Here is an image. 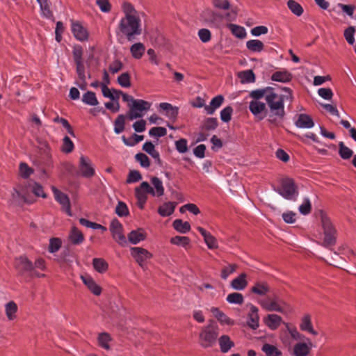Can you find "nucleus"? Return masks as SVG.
Instances as JSON below:
<instances>
[{
    "label": "nucleus",
    "instance_id": "1",
    "mask_svg": "<svg viewBox=\"0 0 356 356\" xmlns=\"http://www.w3.org/2000/svg\"><path fill=\"white\" fill-rule=\"evenodd\" d=\"M265 100L269 108L268 121L275 123L277 119L282 120L285 115L284 95L275 93L273 88Z\"/></svg>",
    "mask_w": 356,
    "mask_h": 356
},
{
    "label": "nucleus",
    "instance_id": "2",
    "mask_svg": "<svg viewBox=\"0 0 356 356\" xmlns=\"http://www.w3.org/2000/svg\"><path fill=\"white\" fill-rule=\"evenodd\" d=\"M119 29L129 41H132L135 35H140V19L138 16H127L121 19Z\"/></svg>",
    "mask_w": 356,
    "mask_h": 356
},
{
    "label": "nucleus",
    "instance_id": "3",
    "mask_svg": "<svg viewBox=\"0 0 356 356\" xmlns=\"http://www.w3.org/2000/svg\"><path fill=\"white\" fill-rule=\"evenodd\" d=\"M259 304L269 312H277L285 314L291 311L290 306L275 295L260 300Z\"/></svg>",
    "mask_w": 356,
    "mask_h": 356
},
{
    "label": "nucleus",
    "instance_id": "4",
    "mask_svg": "<svg viewBox=\"0 0 356 356\" xmlns=\"http://www.w3.org/2000/svg\"><path fill=\"white\" fill-rule=\"evenodd\" d=\"M275 191L284 198L293 201L296 200L299 194L298 186L289 177L283 178L280 181V187Z\"/></svg>",
    "mask_w": 356,
    "mask_h": 356
},
{
    "label": "nucleus",
    "instance_id": "5",
    "mask_svg": "<svg viewBox=\"0 0 356 356\" xmlns=\"http://www.w3.org/2000/svg\"><path fill=\"white\" fill-rule=\"evenodd\" d=\"M218 337V327L212 325L202 327L199 334V343L204 348L212 347L216 342Z\"/></svg>",
    "mask_w": 356,
    "mask_h": 356
},
{
    "label": "nucleus",
    "instance_id": "6",
    "mask_svg": "<svg viewBox=\"0 0 356 356\" xmlns=\"http://www.w3.org/2000/svg\"><path fill=\"white\" fill-rule=\"evenodd\" d=\"M152 103L137 99L133 104H128L129 111L127 113V117L129 120L142 118L144 113L149 111L151 108Z\"/></svg>",
    "mask_w": 356,
    "mask_h": 356
},
{
    "label": "nucleus",
    "instance_id": "7",
    "mask_svg": "<svg viewBox=\"0 0 356 356\" xmlns=\"http://www.w3.org/2000/svg\"><path fill=\"white\" fill-rule=\"evenodd\" d=\"M147 193L152 196H155L154 188L152 187L147 181L142 182L140 186L135 189V195L138 200V206L140 209L144 208V205L147 199Z\"/></svg>",
    "mask_w": 356,
    "mask_h": 356
},
{
    "label": "nucleus",
    "instance_id": "8",
    "mask_svg": "<svg viewBox=\"0 0 356 356\" xmlns=\"http://www.w3.org/2000/svg\"><path fill=\"white\" fill-rule=\"evenodd\" d=\"M322 226L324 230V240H323V245L325 247H329L333 245L336 243V237H335V229L333 227L330 220L325 216L321 217Z\"/></svg>",
    "mask_w": 356,
    "mask_h": 356
},
{
    "label": "nucleus",
    "instance_id": "9",
    "mask_svg": "<svg viewBox=\"0 0 356 356\" xmlns=\"http://www.w3.org/2000/svg\"><path fill=\"white\" fill-rule=\"evenodd\" d=\"M15 268L20 275H29L34 270L33 264L26 256L15 259Z\"/></svg>",
    "mask_w": 356,
    "mask_h": 356
},
{
    "label": "nucleus",
    "instance_id": "10",
    "mask_svg": "<svg viewBox=\"0 0 356 356\" xmlns=\"http://www.w3.org/2000/svg\"><path fill=\"white\" fill-rule=\"evenodd\" d=\"M123 227L118 219H113L110 225V231L113 238L120 245L124 246L127 244L125 236L122 233Z\"/></svg>",
    "mask_w": 356,
    "mask_h": 356
},
{
    "label": "nucleus",
    "instance_id": "11",
    "mask_svg": "<svg viewBox=\"0 0 356 356\" xmlns=\"http://www.w3.org/2000/svg\"><path fill=\"white\" fill-rule=\"evenodd\" d=\"M79 169L80 175L86 178H91L95 173L91 160L83 155L80 156Z\"/></svg>",
    "mask_w": 356,
    "mask_h": 356
},
{
    "label": "nucleus",
    "instance_id": "12",
    "mask_svg": "<svg viewBox=\"0 0 356 356\" xmlns=\"http://www.w3.org/2000/svg\"><path fill=\"white\" fill-rule=\"evenodd\" d=\"M51 189L55 200L62 206L63 211H65L68 216H72L71 204L67 195L57 189L55 186H52Z\"/></svg>",
    "mask_w": 356,
    "mask_h": 356
},
{
    "label": "nucleus",
    "instance_id": "13",
    "mask_svg": "<svg viewBox=\"0 0 356 356\" xmlns=\"http://www.w3.org/2000/svg\"><path fill=\"white\" fill-rule=\"evenodd\" d=\"M250 112L259 120H263L267 113L266 104L264 102L257 100H252L249 104Z\"/></svg>",
    "mask_w": 356,
    "mask_h": 356
},
{
    "label": "nucleus",
    "instance_id": "14",
    "mask_svg": "<svg viewBox=\"0 0 356 356\" xmlns=\"http://www.w3.org/2000/svg\"><path fill=\"white\" fill-rule=\"evenodd\" d=\"M131 254L141 267L143 266L144 262L147 259L152 257V254L149 251L140 247L131 248Z\"/></svg>",
    "mask_w": 356,
    "mask_h": 356
},
{
    "label": "nucleus",
    "instance_id": "15",
    "mask_svg": "<svg viewBox=\"0 0 356 356\" xmlns=\"http://www.w3.org/2000/svg\"><path fill=\"white\" fill-rule=\"evenodd\" d=\"M312 346V343L307 339V342H298L295 344L292 354L293 356H307L309 355Z\"/></svg>",
    "mask_w": 356,
    "mask_h": 356
},
{
    "label": "nucleus",
    "instance_id": "16",
    "mask_svg": "<svg viewBox=\"0 0 356 356\" xmlns=\"http://www.w3.org/2000/svg\"><path fill=\"white\" fill-rule=\"evenodd\" d=\"M202 19L209 24L216 25L223 19V15L210 9L204 10L201 14Z\"/></svg>",
    "mask_w": 356,
    "mask_h": 356
},
{
    "label": "nucleus",
    "instance_id": "17",
    "mask_svg": "<svg viewBox=\"0 0 356 356\" xmlns=\"http://www.w3.org/2000/svg\"><path fill=\"white\" fill-rule=\"evenodd\" d=\"M72 31L74 36L78 40L84 41L87 40L88 38L87 30L79 22L72 23Z\"/></svg>",
    "mask_w": 356,
    "mask_h": 356
},
{
    "label": "nucleus",
    "instance_id": "18",
    "mask_svg": "<svg viewBox=\"0 0 356 356\" xmlns=\"http://www.w3.org/2000/svg\"><path fill=\"white\" fill-rule=\"evenodd\" d=\"M264 322L269 329L275 330L282 323V318L277 314H271L264 318Z\"/></svg>",
    "mask_w": 356,
    "mask_h": 356
},
{
    "label": "nucleus",
    "instance_id": "19",
    "mask_svg": "<svg viewBox=\"0 0 356 356\" xmlns=\"http://www.w3.org/2000/svg\"><path fill=\"white\" fill-rule=\"evenodd\" d=\"M84 284L88 289L95 296H99L102 293V288L99 286L95 281L90 276H81Z\"/></svg>",
    "mask_w": 356,
    "mask_h": 356
},
{
    "label": "nucleus",
    "instance_id": "20",
    "mask_svg": "<svg viewBox=\"0 0 356 356\" xmlns=\"http://www.w3.org/2000/svg\"><path fill=\"white\" fill-rule=\"evenodd\" d=\"M270 291V287L266 282H257L251 287L250 291L261 296L267 295Z\"/></svg>",
    "mask_w": 356,
    "mask_h": 356
},
{
    "label": "nucleus",
    "instance_id": "21",
    "mask_svg": "<svg viewBox=\"0 0 356 356\" xmlns=\"http://www.w3.org/2000/svg\"><path fill=\"white\" fill-rule=\"evenodd\" d=\"M224 102V97L221 95H217L214 97L209 105H206L204 106V111L208 115H212L215 113L216 109H218L222 104Z\"/></svg>",
    "mask_w": 356,
    "mask_h": 356
},
{
    "label": "nucleus",
    "instance_id": "22",
    "mask_svg": "<svg viewBox=\"0 0 356 356\" xmlns=\"http://www.w3.org/2000/svg\"><path fill=\"white\" fill-rule=\"evenodd\" d=\"M197 230L204 237V242L209 249L218 248V245L217 240L213 235L201 227H198Z\"/></svg>",
    "mask_w": 356,
    "mask_h": 356
},
{
    "label": "nucleus",
    "instance_id": "23",
    "mask_svg": "<svg viewBox=\"0 0 356 356\" xmlns=\"http://www.w3.org/2000/svg\"><path fill=\"white\" fill-rule=\"evenodd\" d=\"M295 124L299 128L309 129L314 126V122L309 115L302 113L298 115Z\"/></svg>",
    "mask_w": 356,
    "mask_h": 356
},
{
    "label": "nucleus",
    "instance_id": "24",
    "mask_svg": "<svg viewBox=\"0 0 356 356\" xmlns=\"http://www.w3.org/2000/svg\"><path fill=\"white\" fill-rule=\"evenodd\" d=\"M211 312L213 314L215 318H216L221 324H225L227 325H232L234 324V321L229 318L224 312L220 311L218 307H212L211 309Z\"/></svg>",
    "mask_w": 356,
    "mask_h": 356
},
{
    "label": "nucleus",
    "instance_id": "25",
    "mask_svg": "<svg viewBox=\"0 0 356 356\" xmlns=\"http://www.w3.org/2000/svg\"><path fill=\"white\" fill-rule=\"evenodd\" d=\"M218 343L220 346V351L222 353L229 352L232 348L234 346V342L230 339L228 335H222L218 339Z\"/></svg>",
    "mask_w": 356,
    "mask_h": 356
},
{
    "label": "nucleus",
    "instance_id": "26",
    "mask_svg": "<svg viewBox=\"0 0 356 356\" xmlns=\"http://www.w3.org/2000/svg\"><path fill=\"white\" fill-rule=\"evenodd\" d=\"M146 233L143 229H138L131 231L127 236L129 241L132 244L144 241L146 238Z\"/></svg>",
    "mask_w": 356,
    "mask_h": 356
},
{
    "label": "nucleus",
    "instance_id": "27",
    "mask_svg": "<svg viewBox=\"0 0 356 356\" xmlns=\"http://www.w3.org/2000/svg\"><path fill=\"white\" fill-rule=\"evenodd\" d=\"M159 108L165 111V115L175 120L178 115L179 108L176 106H173L172 104L166 102H163L159 104Z\"/></svg>",
    "mask_w": 356,
    "mask_h": 356
},
{
    "label": "nucleus",
    "instance_id": "28",
    "mask_svg": "<svg viewBox=\"0 0 356 356\" xmlns=\"http://www.w3.org/2000/svg\"><path fill=\"white\" fill-rule=\"evenodd\" d=\"M259 319L258 308L256 306L251 305L248 321L249 327L256 330L259 327Z\"/></svg>",
    "mask_w": 356,
    "mask_h": 356
},
{
    "label": "nucleus",
    "instance_id": "29",
    "mask_svg": "<svg viewBox=\"0 0 356 356\" xmlns=\"http://www.w3.org/2000/svg\"><path fill=\"white\" fill-rule=\"evenodd\" d=\"M246 277L245 273H241L232 281L231 286L235 290H243L248 286Z\"/></svg>",
    "mask_w": 356,
    "mask_h": 356
},
{
    "label": "nucleus",
    "instance_id": "30",
    "mask_svg": "<svg viewBox=\"0 0 356 356\" xmlns=\"http://www.w3.org/2000/svg\"><path fill=\"white\" fill-rule=\"evenodd\" d=\"M69 238L72 244L79 245L83 243L84 236L78 228L72 227L69 235Z\"/></svg>",
    "mask_w": 356,
    "mask_h": 356
},
{
    "label": "nucleus",
    "instance_id": "31",
    "mask_svg": "<svg viewBox=\"0 0 356 356\" xmlns=\"http://www.w3.org/2000/svg\"><path fill=\"white\" fill-rule=\"evenodd\" d=\"M300 328L302 331H307L314 335H317L318 332L315 331L313 328L312 323L311 321V316L309 314H307L303 316L302 318L301 323L300 325Z\"/></svg>",
    "mask_w": 356,
    "mask_h": 356
},
{
    "label": "nucleus",
    "instance_id": "32",
    "mask_svg": "<svg viewBox=\"0 0 356 356\" xmlns=\"http://www.w3.org/2000/svg\"><path fill=\"white\" fill-rule=\"evenodd\" d=\"M175 207V202H165L159 207L158 213L163 217L169 216L174 212Z\"/></svg>",
    "mask_w": 356,
    "mask_h": 356
},
{
    "label": "nucleus",
    "instance_id": "33",
    "mask_svg": "<svg viewBox=\"0 0 356 356\" xmlns=\"http://www.w3.org/2000/svg\"><path fill=\"white\" fill-rule=\"evenodd\" d=\"M112 341V337L108 332L99 333L97 337L98 345L102 348L109 350L111 346L109 343Z\"/></svg>",
    "mask_w": 356,
    "mask_h": 356
},
{
    "label": "nucleus",
    "instance_id": "34",
    "mask_svg": "<svg viewBox=\"0 0 356 356\" xmlns=\"http://www.w3.org/2000/svg\"><path fill=\"white\" fill-rule=\"evenodd\" d=\"M292 75L287 71H277L272 74L271 79L274 81L289 82L291 80Z\"/></svg>",
    "mask_w": 356,
    "mask_h": 356
},
{
    "label": "nucleus",
    "instance_id": "35",
    "mask_svg": "<svg viewBox=\"0 0 356 356\" xmlns=\"http://www.w3.org/2000/svg\"><path fill=\"white\" fill-rule=\"evenodd\" d=\"M172 226L176 231L181 234H186L191 230V225L189 222L186 221L183 222L181 219L175 220Z\"/></svg>",
    "mask_w": 356,
    "mask_h": 356
},
{
    "label": "nucleus",
    "instance_id": "36",
    "mask_svg": "<svg viewBox=\"0 0 356 356\" xmlns=\"http://www.w3.org/2000/svg\"><path fill=\"white\" fill-rule=\"evenodd\" d=\"M130 51L134 58L140 59L145 51V47L143 43L137 42L131 47Z\"/></svg>",
    "mask_w": 356,
    "mask_h": 356
},
{
    "label": "nucleus",
    "instance_id": "37",
    "mask_svg": "<svg viewBox=\"0 0 356 356\" xmlns=\"http://www.w3.org/2000/svg\"><path fill=\"white\" fill-rule=\"evenodd\" d=\"M92 265L96 271L99 273H105L108 268V264L105 259L102 258H94Z\"/></svg>",
    "mask_w": 356,
    "mask_h": 356
},
{
    "label": "nucleus",
    "instance_id": "38",
    "mask_svg": "<svg viewBox=\"0 0 356 356\" xmlns=\"http://www.w3.org/2000/svg\"><path fill=\"white\" fill-rule=\"evenodd\" d=\"M17 305L14 301H10L5 305L6 314L8 320L13 321L16 318Z\"/></svg>",
    "mask_w": 356,
    "mask_h": 356
},
{
    "label": "nucleus",
    "instance_id": "39",
    "mask_svg": "<svg viewBox=\"0 0 356 356\" xmlns=\"http://www.w3.org/2000/svg\"><path fill=\"white\" fill-rule=\"evenodd\" d=\"M261 350L266 356H282V353L275 346L265 343L261 348Z\"/></svg>",
    "mask_w": 356,
    "mask_h": 356
},
{
    "label": "nucleus",
    "instance_id": "40",
    "mask_svg": "<svg viewBox=\"0 0 356 356\" xmlns=\"http://www.w3.org/2000/svg\"><path fill=\"white\" fill-rule=\"evenodd\" d=\"M227 27L232 33L238 38L242 39L246 36L245 29L243 26L234 24H228Z\"/></svg>",
    "mask_w": 356,
    "mask_h": 356
},
{
    "label": "nucleus",
    "instance_id": "41",
    "mask_svg": "<svg viewBox=\"0 0 356 356\" xmlns=\"http://www.w3.org/2000/svg\"><path fill=\"white\" fill-rule=\"evenodd\" d=\"M272 89V87H266L265 88L252 90L250 93V97L253 98L254 100L259 101L263 97H266V95L269 94Z\"/></svg>",
    "mask_w": 356,
    "mask_h": 356
},
{
    "label": "nucleus",
    "instance_id": "42",
    "mask_svg": "<svg viewBox=\"0 0 356 356\" xmlns=\"http://www.w3.org/2000/svg\"><path fill=\"white\" fill-rule=\"evenodd\" d=\"M82 102L90 106H96L99 104L95 93L92 91H88L83 95Z\"/></svg>",
    "mask_w": 356,
    "mask_h": 356
},
{
    "label": "nucleus",
    "instance_id": "43",
    "mask_svg": "<svg viewBox=\"0 0 356 356\" xmlns=\"http://www.w3.org/2000/svg\"><path fill=\"white\" fill-rule=\"evenodd\" d=\"M247 48L253 52H261L264 47V43L259 40H250L246 42Z\"/></svg>",
    "mask_w": 356,
    "mask_h": 356
},
{
    "label": "nucleus",
    "instance_id": "44",
    "mask_svg": "<svg viewBox=\"0 0 356 356\" xmlns=\"http://www.w3.org/2000/svg\"><path fill=\"white\" fill-rule=\"evenodd\" d=\"M242 83H253L255 81V75L252 70H245L238 74Z\"/></svg>",
    "mask_w": 356,
    "mask_h": 356
},
{
    "label": "nucleus",
    "instance_id": "45",
    "mask_svg": "<svg viewBox=\"0 0 356 356\" xmlns=\"http://www.w3.org/2000/svg\"><path fill=\"white\" fill-rule=\"evenodd\" d=\"M151 183L155 188V196L161 197L164 194V187L160 179L156 177H153L151 179Z\"/></svg>",
    "mask_w": 356,
    "mask_h": 356
},
{
    "label": "nucleus",
    "instance_id": "46",
    "mask_svg": "<svg viewBox=\"0 0 356 356\" xmlns=\"http://www.w3.org/2000/svg\"><path fill=\"white\" fill-rule=\"evenodd\" d=\"M218 126V122L216 118H208L204 121L202 125V129L208 131H213L215 130Z\"/></svg>",
    "mask_w": 356,
    "mask_h": 356
},
{
    "label": "nucleus",
    "instance_id": "47",
    "mask_svg": "<svg viewBox=\"0 0 356 356\" xmlns=\"http://www.w3.org/2000/svg\"><path fill=\"white\" fill-rule=\"evenodd\" d=\"M126 116L123 114L119 115L114 121V131L119 134L124 130Z\"/></svg>",
    "mask_w": 356,
    "mask_h": 356
},
{
    "label": "nucleus",
    "instance_id": "48",
    "mask_svg": "<svg viewBox=\"0 0 356 356\" xmlns=\"http://www.w3.org/2000/svg\"><path fill=\"white\" fill-rule=\"evenodd\" d=\"M170 242L172 244L186 248L191 242V240L187 236H176L170 238Z\"/></svg>",
    "mask_w": 356,
    "mask_h": 356
},
{
    "label": "nucleus",
    "instance_id": "49",
    "mask_svg": "<svg viewBox=\"0 0 356 356\" xmlns=\"http://www.w3.org/2000/svg\"><path fill=\"white\" fill-rule=\"evenodd\" d=\"M339 154L343 159L347 160L353 156V152L346 147L343 142H340L339 143Z\"/></svg>",
    "mask_w": 356,
    "mask_h": 356
},
{
    "label": "nucleus",
    "instance_id": "50",
    "mask_svg": "<svg viewBox=\"0 0 356 356\" xmlns=\"http://www.w3.org/2000/svg\"><path fill=\"white\" fill-rule=\"evenodd\" d=\"M287 6L291 11L297 16H300L303 13V8L301 5L294 0H289Z\"/></svg>",
    "mask_w": 356,
    "mask_h": 356
},
{
    "label": "nucleus",
    "instance_id": "51",
    "mask_svg": "<svg viewBox=\"0 0 356 356\" xmlns=\"http://www.w3.org/2000/svg\"><path fill=\"white\" fill-rule=\"evenodd\" d=\"M83 49L79 44L74 45L72 50V56L75 63L83 61Z\"/></svg>",
    "mask_w": 356,
    "mask_h": 356
},
{
    "label": "nucleus",
    "instance_id": "52",
    "mask_svg": "<svg viewBox=\"0 0 356 356\" xmlns=\"http://www.w3.org/2000/svg\"><path fill=\"white\" fill-rule=\"evenodd\" d=\"M37 1L40 4L41 11L44 17L50 18L53 16L48 0H37Z\"/></svg>",
    "mask_w": 356,
    "mask_h": 356
},
{
    "label": "nucleus",
    "instance_id": "53",
    "mask_svg": "<svg viewBox=\"0 0 356 356\" xmlns=\"http://www.w3.org/2000/svg\"><path fill=\"white\" fill-rule=\"evenodd\" d=\"M19 170L20 175L24 179L29 178L34 172L32 168L23 162L19 164Z\"/></svg>",
    "mask_w": 356,
    "mask_h": 356
},
{
    "label": "nucleus",
    "instance_id": "54",
    "mask_svg": "<svg viewBox=\"0 0 356 356\" xmlns=\"http://www.w3.org/2000/svg\"><path fill=\"white\" fill-rule=\"evenodd\" d=\"M227 301L232 304L241 305L244 301V298L241 293L234 292L227 296Z\"/></svg>",
    "mask_w": 356,
    "mask_h": 356
},
{
    "label": "nucleus",
    "instance_id": "55",
    "mask_svg": "<svg viewBox=\"0 0 356 356\" xmlns=\"http://www.w3.org/2000/svg\"><path fill=\"white\" fill-rule=\"evenodd\" d=\"M74 145L73 142L68 136H65L63 139V145L61 147V151L65 153H70L73 151Z\"/></svg>",
    "mask_w": 356,
    "mask_h": 356
},
{
    "label": "nucleus",
    "instance_id": "56",
    "mask_svg": "<svg viewBox=\"0 0 356 356\" xmlns=\"http://www.w3.org/2000/svg\"><path fill=\"white\" fill-rule=\"evenodd\" d=\"M53 120L54 122L60 123L62 126H63V127L67 129L69 134H70L72 137H75V134L70 124L66 119L57 116Z\"/></svg>",
    "mask_w": 356,
    "mask_h": 356
},
{
    "label": "nucleus",
    "instance_id": "57",
    "mask_svg": "<svg viewBox=\"0 0 356 356\" xmlns=\"http://www.w3.org/2000/svg\"><path fill=\"white\" fill-rule=\"evenodd\" d=\"M115 213L120 217L127 216L129 213L127 204L123 202H118L115 207Z\"/></svg>",
    "mask_w": 356,
    "mask_h": 356
},
{
    "label": "nucleus",
    "instance_id": "58",
    "mask_svg": "<svg viewBox=\"0 0 356 356\" xmlns=\"http://www.w3.org/2000/svg\"><path fill=\"white\" fill-rule=\"evenodd\" d=\"M233 108L232 106H228L224 108L220 111V119L224 122H229L232 119V115L233 113Z\"/></svg>",
    "mask_w": 356,
    "mask_h": 356
},
{
    "label": "nucleus",
    "instance_id": "59",
    "mask_svg": "<svg viewBox=\"0 0 356 356\" xmlns=\"http://www.w3.org/2000/svg\"><path fill=\"white\" fill-rule=\"evenodd\" d=\"M118 83L123 88L131 86L130 75L128 72H124L118 77Z\"/></svg>",
    "mask_w": 356,
    "mask_h": 356
},
{
    "label": "nucleus",
    "instance_id": "60",
    "mask_svg": "<svg viewBox=\"0 0 356 356\" xmlns=\"http://www.w3.org/2000/svg\"><path fill=\"white\" fill-rule=\"evenodd\" d=\"M61 240L58 238H52L50 239L49 245V252L51 253L56 252L58 251V250L61 247Z\"/></svg>",
    "mask_w": 356,
    "mask_h": 356
},
{
    "label": "nucleus",
    "instance_id": "61",
    "mask_svg": "<svg viewBox=\"0 0 356 356\" xmlns=\"http://www.w3.org/2000/svg\"><path fill=\"white\" fill-rule=\"evenodd\" d=\"M136 160L140 163L143 168H149L150 166V161L148 156L143 153H138L135 156Z\"/></svg>",
    "mask_w": 356,
    "mask_h": 356
},
{
    "label": "nucleus",
    "instance_id": "62",
    "mask_svg": "<svg viewBox=\"0 0 356 356\" xmlns=\"http://www.w3.org/2000/svg\"><path fill=\"white\" fill-rule=\"evenodd\" d=\"M355 33V28L354 26H349L344 31V38L346 41L350 44H353L355 42L354 34Z\"/></svg>",
    "mask_w": 356,
    "mask_h": 356
},
{
    "label": "nucleus",
    "instance_id": "63",
    "mask_svg": "<svg viewBox=\"0 0 356 356\" xmlns=\"http://www.w3.org/2000/svg\"><path fill=\"white\" fill-rule=\"evenodd\" d=\"M236 264H229L228 266L224 267L221 270V278L223 280H226L228 276L236 271L237 268Z\"/></svg>",
    "mask_w": 356,
    "mask_h": 356
},
{
    "label": "nucleus",
    "instance_id": "64",
    "mask_svg": "<svg viewBox=\"0 0 356 356\" xmlns=\"http://www.w3.org/2000/svg\"><path fill=\"white\" fill-rule=\"evenodd\" d=\"M213 6L218 9L227 10L230 8V3L228 0H212Z\"/></svg>",
    "mask_w": 356,
    "mask_h": 356
}]
</instances>
